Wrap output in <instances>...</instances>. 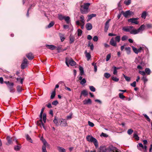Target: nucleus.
<instances>
[{
  "mask_svg": "<svg viewBox=\"0 0 152 152\" xmlns=\"http://www.w3.org/2000/svg\"><path fill=\"white\" fill-rule=\"evenodd\" d=\"M90 4L89 3H85L81 6L80 11L83 14H86L88 12V9Z\"/></svg>",
  "mask_w": 152,
  "mask_h": 152,
  "instance_id": "f257e3e1",
  "label": "nucleus"
},
{
  "mask_svg": "<svg viewBox=\"0 0 152 152\" xmlns=\"http://www.w3.org/2000/svg\"><path fill=\"white\" fill-rule=\"evenodd\" d=\"M86 139L87 141L93 142L96 148L98 146V143L96 139L92 136L88 135L86 136Z\"/></svg>",
  "mask_w": 152,
  "mask_h": 152,
  "instance_id": "f03ea898",
  "label": "nucleus"
},
{
  "mask_svg": "<svg viewBox=\"0 0 152 152\" xmlns=\"http://www.w3.org/2000/svg\"><path fill=\"white\" fill-rule=\"evenodd\" d=\"M115 41L114 40V39L113 37L110 40V44L112 46L114 47L116 46L117 44L116 42H119L120 40V36H117L115 38Z\"/></svg>",
  "mask_w": 152,
  "mask_h": 152,
  "instance_id": "7ed1b4c3",
  "label": "nucleus"
},
{
  "mask_svg": "<svg viewBox=\"0 0 152 152\" xmlns=\"http://www.w3.org/2000/svg\"><path fill=\"white\" fill-rule=\"evenodd\" d=\"M66 65L69 66V64L71 66H73L76 64V63L71 58H66Z\"/></svg>",
  "mask_w": 152,
  "mask_h": 152,
  "instance_id": "20e7f679",
  "label": "nucleus"
},
{
  "mask_svg": "<svg viewBox=\"0 0 152 152\" xmlns=\"http://www.w3.org/2000/svg\"><path fill=\"white\" fill-rule=\"evenodd\" d=\"M133 27L132 26H128L124 27L122 28V30L126 32H129L131 34H134V32H133L134 30V29H133Z\"/></svg>",
  "mask_w": 152,
  "mask_h": 152,
  "instance_id": "39448f33",
  "label": "nucleus"
},
{
  "mask_svg": "<svg viewBox=\"0 0 152 152\" xmlns=\"http://www.w3.org/2000/svg\"><path fill=\"white\" fill-rule=\"evenodd\" d=\"M145 25H142L137 30L134 29V31L133 32H134V34H137L139 32L142 31L145 29Z\"/></svg>",
  "mask_w": 152,
  "mask_h": 152,
  "instance_id": "423d86ee",
  "label": "nucleus"
},
{
  "mask_svg": "<svg viewBox=\"0 0 152 152\" xmlns=\"http://www.w3.org/2000/svg\"><path fill=\"white\" fill-rule=\"evenodd\" d=\"M59 122L60 123L59 125L61 126H67V123L65 119L62 118L59 119Z\"/></svg>",
  "mask_w": 152,
  "mask_h": 152,
  "instance_id": "0eeeda50",
  "label": "nucleus"
},
{
  "mask_svg": "<svg viewBox=\"0 0 152 152\" xmlns=\"http://www.w3.org/2000/svg\"><path fill=\"white\" fill-rule=\"evenodd\" d=\"M28 66V61L27 59L25 58L23 59L22 63L21 64V66L22 69H24Z\"/></svg>",
  "mask_w": 152,
  "mask_h": 152,
  "instance_id": "6e6552de",
  "label": "nucleus"
},
{
  "mask_svg": "<svg viewBox=\"0 0 152 152\" xmlns=\"http://www.w3.org/2000/svg\"><path fill=\"white\" fill-rule=\"evenodd\" d=\"M43 142V145L42 146V152H47L46 149V146L48 145V143L45 140H42Z\"/></svg>",
  "mask_w": 152,
  "mask_h": 152,
  "instance_id": "1a4fd4ad",
  "label": "nucleus"
},
{
  "mask_svg": "<svg viewBox=\"0 0 152 152\" xmlns=\"http://www.w3.org/2000/svg\"><path fill=\"white\" fill-rule=\"evenodd\" d=\"M39 118L40 119L39 121H38L37 122V124L41 127V126L42 125L43 126V128L45 129V127L44 126V124L42 122V115H41V116L40 115H39Z\"/></svg>",
  "mask_w": 152,
  "mask_h": 152,
  "instance_id": "9d476101",
  "label": "nucleus"
},
{
  "mask_svg": "<svg viewBox=\"0 0 152 152\" xmlns=\"http://www.w3.org/2000/svg\"><path fill=\"white\" fill-rule=\"evenodd\" d=\"M123 14L125 17H127L131 15H133L134 14L133 12L128 10L125 12H123Z\"/></svg>",
  "mask_w": 152,
  "mask_h": 152,
  "instance_id": "9b49d317",
  "label": "nucleus"
},
{
  "mask_svg": "<svg viewBox=\"0 0 152 152\" xmlns=\"http://www.w3.org/2000/svg\"><path fill=\"white\" fill-rule=\"evenodd\" d=\"M110 19H109L107 20L105 23L104 31L105 32H106L108 30L109 26V22L110 20Z\"/></svg>",
  "mask_w": 152,
  "mask_h": 152,
  "instance_id": "f8f14e48",
  "label": "nucleus"
},
{
  "mask_svg": "<svg viewBox=\"0 0 152 152\" xmlns=\"http://www.w3.org/2000/svg\"><path fill=\"white\" fill-rule=\"evenodd\" d=\"M139 19L138 18H132L129 19L128 20L129 22H131L132 23H134L135 24H137L138 23V22L137 20Z\"/></svg>",
  "mask_w": 152,
  "mask_h": 152,
  "instance_id": "ddd939ff",
  "label": "nucleus"
},
{
  "mask_svg": "<svg viewBox=\"0 0 152 152\" xmlns=\"http://www.w3.org/2000/svg\"><path fill=\"white\" fill-rule=\"evenodd\" d=\"M13 85L14 84L13 83H9V84L7 85L8 87L10 89V91L11 92H13L15 91L14 88H13Z\"/></svg>",
  "mask_w": 152,
  "mask_h": 152,
  "instance_id": "4468645a",
  "label": "nucleus"
},
{
  "mask_svg": "<svg viewBox=\"0 0 152 152\" xmlns=\"http://www.w3.org/2000/svg\"><path fill=\"white\" fill-rule=\"evenodd\" d=\"M83 104H91V100L90 99H85L83 101Z\"/></svg>",
  "mask_w": 152,
  "mask_h": 152,
  "instance_id": "2eb2a0df",
  "label": "nucleus"
},
{
  "mask_svg": "<svg viewBox=\"0 0 152 152\" xmlns=\"http://www.w3.org/2000/svg\"><path fill=\"white\" fill-rule=\"evenodd\" d=\"M46 46L48 49L52 50L56 48V47L54 45H46Z\"/></svg>",
  "mask_w": 152,
  "mask_h": 152,
  "instance_id": "dca6fc26",
  "label": "nucleus"
},
{
  "mask_svg": "<svg viewBox=\"0 0 152 152\" xmlns=\"http://www.w3.org/2000/svg\"><path fill=\"white\" fill-rule=\"evenodd\" d=\"M17 145L15 146L14 147V149L16 151H19L21 147V145L20 144L18 143V144H17Z\"/></svg>",
  "mask_w": 152,
  "mask_h": 152,
  "instance_id": "f3484780",
  "label": "nucleus"
},
{
  "mask_svg": "<svg viewBox=\"0 0 152 152\" xmlns=\"http://www.w3.org/2000/svg\"><path fill=\"white\" fill-rule=\"evenodd\" d=\"M86 27L87 30H90L92 29V26L91 23H88L86 25Z\"/></svg>",
  "mask_w": 152,
  "mask_h": 152,
  "instance_id": "a211bd4d",
  "label": "nucleus"
},
{
  "mask_svg": "<svg viewBox=\"0 0 152 152\" xmlns=\"http://www.w3.org/2000/svg\"><path fill=\"white\" fill-rule=\"evenodd\" d=\"M26 56L29 60H32L34 58V56L31 53H29L27 54Z\"/></svg>",
  "mask_w": 152,
  "mask_h": 152,
  "instance_id": "6ab92c4d",
  "label": "nucleus"
},
{
  "mask_svg": "<svg viewBox=\"0 0 152 152\" xmlns=\"http://www.w3.org/2000/svg\"><path fill=\"white\" fill-rule=\"evenodd\" d=\"M6 139L8 143L7 144V145H9L10 144H12V138H11L9 136H7Z\"/></svg>",
  "mask_w": 152,
  "mask_h": 152,
  "instance_id": "aec40b11",
  "label": "nucleus"
},
{
  "mask_svg": "<svg viewBox=\"0 0 152 152\" xmlns=\"http://www.w3.org/2000/svg\"><path fill=\"white\" fill-rule=\"evenodd\" d=\"M96 15L94 14H92L90 15H88V19L87 20V21L88 22L93 17L96 16Z\"/></svg>",
  "mask_w": 152,
  "mask_h": 152,
  "instance_id": "412c9836",
  "label": "nucleus"
},
{
  "mask_svg": "<svg viewBox=\"0 0 152 152\" xmlns=\"http://www.w3.org/2000/svg\"><path fill=\"white\" fill-rule=\"evenodd\" d=\"M53 122L56 126H59L58 123L59 119H58V118L56 117H55L54 119L53 120Z\"/></svg>",
  "mask_w": 152,
  "mask_h": 152,
  "instance_id": "4be33fe9",
  "label": "nucleus"
},
{
  "mask_svg": "<svg viewBox=\"0 0 152 152\" xmlns=\"http://www.w3.org/2000/svg\"><path fill=\"white\" fill-rule=\"evenodd\" d=\"M86 57L87 58V60L89 61L91 58V56L89 53H87L86 50L85 52Z\"/></svg>",
  "mask_w": 152,
  "mask_h": 152,
  "instance_id": "5701e85b",
  "label": "nucleus"
},
{
  "mask_svg": "<svg viewBox=\"0 0 152 152\" xmlns=\"http://www.w3.org/2000/svg\"><path fill=\"white\" fill-rule=\"evenodd\" d=\"M57 150L59 152H66V150L61 147L59 146L58 147Z\"/></svg>",
  "mask_w": 152,
  "mask_h": 152,
  "instance_id": "b1692460",
  "label": "nucleus"
},
{
  "mask_svg": "<svg viewBox=\"0 0 152 152\" xmlns=\"http://www.w3.org/2000/svg\"><path fill=\"white\" fill-rule=\"evenodd\" d=\"M100 150L101 152H106L107 148L105 146H102L100 147Z\"/></svg>",
  "mask_w": 152,
  "mask_h": 152,
  "instance_id": "393cba45",
  "label": "nucleus"
},
{
  "mask_svg": "<svg viewBox=\"0 0 152 152\" xmlns=\"http://www.w3.org/2000/svg\"><path fill=\"white\" fill-rule=\"evenodd\" d=\"M88 94V93L86 90H84L82 91L81 92L80 97H81L82 95H83L85 96H86Z\"/></svg>",
  "mask_w": 152,
  "mask_h": 152,
  "instance_id": "a878e982",
  "label": "nucleus"
},
{
  "mask_svg": "<svg viewBox=\"0 0 152 152\" xmlns=\"http://www.w3.org/2000/svg\"><path fill=\"white\" fill-rule=\"evenodd\" d=\"M80 21L81 22V23H85V20H84V17L83 15H81L80 18Z\"/></svg>",
  "mask_w": 152,
  "mask_h": 152,
  "instance_id": "bb28decb",
  "label": "nucleus"
},
{
  "mask_svg": "<svg viewBox=\"0 0 152 152\" xmlns=\"http://www.w3.org/2000/svg\"><path fill=\"white\" fill-rule=\"evenodd\" d=\"M126 53L128 54H130L131 53V48L129 47H126L125 48Z\"/></svg>",
  "mask_w": 152,
  "mask_h": 152,
  "instance_id": "cd10ccee",
  "label": "nucleus"
},
{
  "mask_svg": "<svg viewBox=\"0 0 152 152\" xmlns=\"http://www.w3.org/2000/svg\"><path fill=\"white\" fill-rule=\"evenodd\" d=\"M145 74L146 73L147 75H149L151 73V71L150 69L148 68H146L145 69Z\"/></svg>",
  "mask_w": 152,
  "mask_h": 152,
  "instance_id": "c85d7f7f",
  "label": "nucleus"
},
{
  "mask_svg": "<svg viewBox=\"0 0 152 152\" xmlns=\"http://www.w3.org/2000/svg\"><path fill=\"white\" fill-rule=\"evenodd\" d=\"M79 69L80 71V75H82L84 74V71L83 68L80 66H79Z\"/></svg>",
  "mask_w": 152,
  "mask_h": 152,
  "instance_id": "c756f323",
  "label": "nucleus"
},
{
  "mask_svg": "<svg viewBox=\"0 0 152 152\" xmlns=\"http://www.w3.org/2000/svg\"><path fill=\"white\" fill-rule=\"evenodd\" d=\"M26 137L27 140L29 142H31V143L32 142V140H31V138L28 135V134H27L26 135Z\"/></svg>",
  "mask_w": 152,
  "mask_h": 152,
  "instance_id": "7c9ffc66",
  "label": "nucleus"
},
{
  "mask_svg": "<svg viewBox=\"0 0 152 152\" xmlns=\"http://www.w3.org/2000/svg\"><path fill=\"white\" fill-rule=\"evenodd\" d=\"M43 120L44 123H45L46 120V114L45 113H43Z\"/></svg>",
  "mask_w": 152,
  "mask_h": 152,
  "instance_id": "2f4dec72",
  "label": "nucleus"
},
{
  "mask_svg": "<svg viewBox=\"0 0 152 152\" xmlns=\"http://www.w3.org/2000/svg\"><path fill=\"white\" fill-rule=\"evenodd\" d=\"M146 16V12L145 11L143 12L141 15V17L142 18L145 19Z\"/></svg>",
  "mask_w": 152,
  "mask_h": 152,
  "instance_id": "473e14b6",
  "label": "nucleus"
},
{
  "mask_svg": "<svg viewBox=\"0 0 152 152\" xmlns=\"http://www.w3.org/2000/svg\"><path fill=\"white\" fill-rule=\"evenodd\" d=\"M58 19L61 20L64 19L65 16H63L61 14H58Z\"/></svg>",
  "mask_w": 152,
  "mask_h": 152,
  "instance_id": "72a5a7b5",
  "label": "nucleus"
},
{
  "mask_svg": "<svg viewBox=\"0 0 152 152\" xmlns=\"http://www.w3.org/2000/svg\"><path fill=\"white\" fill-rule=\"evenodd\" d=\"M131 2V0H127V1H125L124 3V4L126 5H128L130 4Z\"/></svg>",
  "mask_w": 152,
  "mask_h": 152,
  "instance_id": "f704fd0d",
  "label": "nucleus"
},
{
  "mask_svg": "<svg viewBox=\"0 0 152 152\" xmlns=\"http://www.w3.org/2000/svg\"><path fill=\"white\" fill-rule=\"evenodd\" d=\"M133 51L136 54L138 53V49L133 46L132 47Z\"/></svg>",
  "mask_w": 152,
  "mask_h": 152,
  "instance_id": "c9c22d12",
  "label": "nucleus"
},
{
  "mask_svg": "<svg viewBox=\"0 0 152 152\" xmlns=\"http://www.w3.org/2000/svg\"><path fill=\"white\" fill-rule=\"evenodd\" d=\"M55 90V89L54 91L52 93L51 95L50 96V98L51 99H53L55 96L56 93Z\"/></svg>",
  "mask_w": 152,
  "mask_h": 152,
  "instance_id": "e433bc0d",
  "label": "nucleus"
},
{
  "mask_svg": "<svg viewBox=\"0 0 152 152\" xmlns=\"http://www.w3.org/2000/svg\"><path fill=\"white\" fill-rule=\"evenodd\" d=\"M64 19L67 23L68 24L69 23L70 21V18L69 17H65Z\"/></svg>",
  "mask_w": 152,
  "mask_h": 152,
  "instance_id": "4c0bfd02",
  "label": "nucleus"
},
{
  "mask_svg": "<svg viewBox=\"0 0 152 152\" xmlns=\"http://www.w3.org/2000/svg\"><path fill=\"white\" fill-rule=\"evenodd\" d=\"M124 77L125 78L126 80L128 82L130 81L131 80L130 78L126 76L125 75L123 74Z\"/></svg>",
  "mask_w": 152,
  "mask_h": 152,
  "instance_id": "58836bf2",
  "label": "nucleus"
},
{
  "mask_svg": "<svg viewBox=\"0 0 152 152\" xmlns=\"http://www.w3.org/2000/svg\"><path fill=\"white\" fill-rule=\"evenodd\" d=\"M133 137L135 138V139L137 140H139V137L136 133H134V134Z\"/></svg>",
  "mask_w": 152,
  "mask_h": 152,
  "instance_id": "ea45409f",
  "label": "nucleus"
},
{
  "mask_svg": "<svg viewBox=\"0 0 152 152\" xmlns=\"http://www.w3.org/2000/svg\"><path fill=\"white\" fill-rule=\"evenodd\" d=\"M104 76L107 78H108L110 77V75L107 72L104 73Z\"/></svg>",
  "mask_w": 152,
  "mask_h": 152,
  "instance_id": "a19ab883",
  "label": "nucleus"
},
{
  "mask_svg": "<svg viewBox=\"0 0 152 152\" xmlns=\"http://www.w3.org/2000/svg\"><path fill=\"white\" fill-rule=\"evenodd\" d=\"M133 132V130L131 129H129L127 132V133L129 135L131 134Z\"/></svg>",
  "mask_w": 152,
  "mask_h": 152,
  "instance_id": "79ce46f5",
  "label": "nucleus"
},
{
  "mask_svg": "<svg viewBox=\"0 0 152 152\" xmlns=\"http://www.w3.org/2000/svg\"><path fill=\"white\" fill-rule=\"evenodd\" d=\"M89 88L91 91L93 92H94L96 91L95 88L93 86H89Z\"/></svg>",
  "mask_w": 152,
  "mask_h": 152,
  "instance_id": "37998d69",
  "label": "nucleus"
},
{
  "mask_svg": "<svg viewBox=\"0 0 152 152\" xmlns=\"http://www.w3.org/2000/svg\"><path fill=\"white\" fill-rule=\"evenodd\" d=\"M128 37L126 35L123 36L121 38V40L123 41H124L127 40L128 39Z\"/></svg>",
  "mask_w": 152,
  "mask_h": 152,
  "instance_id": "c03bdc74",
  "label": "nucleus"
},
{
  "mask_svg": "<svg viewBox=\"0 0 152 152\" xmlns=\"http://www.w3.org/2000/svg\"><path fill=\"white\" fill-rule=\"evenodd\" d=\"M113 80L115 82H118L119 81V79L117 78L116 77H112Z\"/></svg>",
  "mask_w": 152,
  "mask_h": 152,
  "instance_id": "a18cd8bd",
  "label": "nucleus"
},
{
  "mask_svg": "<svg viewBox=\"0 0 152 152\" xmlns=\"http://www.w3.org/2000/svg\"><path fill=\"white\" fill-rule=\"evenodd\" d=\"M116 66H114L113 67V68L114 69L113 74L115 75H117V70L116 69Z\"/></svg>",
  "mask_w": 152,
  "mask_h": 152,
  "instance_id": "49530a36",
  "label": "nucleus"
},
{
  "mask_svg": "<svg viewBox=\"0 0 152 152\" xmlns=\"http://www.w3.org/2000/svg\"><path fill=\"white\" fill-rule=\"evenodd\" d=\"M119 96L120 98L121 99H124L125 98V96L123 95L122 93H120L119 94Z\"/></svg>",
  "mask_w": 152,
  "mask_h": 152,
  "instance_id": "de8ad7c7",
  "label": "nucleus"
},
{
  "mask_svg": "<svg viewBox=\"0 0 152 152\" xmlns=\"http://www.w3.org/2000/svg\"><path fill=\"white\" fill-rule=\"evenodd\" d=\"M88 125L91 127H93L94 125L93 123L89 121H88Z\"/></svg>",
  "mask_w": 152,
  "mask_h": 152,
  "instance_id": "09e8293b",
  "label": "nucleus"
},
{
  "mask_svg": "<svg viewBox=\"0 0 152 152\" xmlns=\"http://www.w3.org/2000/svg\"><path fill=\"white\" fill-rule=\"evenodd\" d=\"M143 115L148 121L149 122L150 121V119L149 118V117L147 116V115L146 114H143Z\"/></svg>",
  "mask_w": 152,
  "mask_h": 152,
  "instance_id": "8fccbe9b",
  "label": "nucleus"
},
{
  "mask_svg": "<svg viewBox=\"0 0 152 152\" xmlns=\"http://www.w3.org/2000/svg\"><path fill=\"white\" fill-rule=\"evenodd\" d=\"M81 80V81L80 82V83L82 85H83L86 83V80L85 78Z\"/></svg>",
  "mask_w": 152,
  "mask_h": 152,
  "instance_id": "3c124183",
  "label": "nucleus"
},
{
  "mask_svg": "<svg viewBox=\"0 0 152 152\" xmlns=\"http://www.w3.org/2000/svg\"><path fill=\"white\" fill-rule=\"evenodd\" d=\"M78 35V36H80L82 34V31L80 29H79L77 30Z\"/></svg>",
  "mask_w": 152,
  "mask_h": 152,
  "instance_id": "603ef678",
  "label": "nucleus"
},
{
  "mask_svg": "<svg viewBox=\"0 0 152 152\" xmlns=\"http://www.w3.org/2000/svg\"><path fill=\"white\" fill-rule=\"evenodd\" d=\"M111 57V54L110 53L108 54L106 56V61H108Z\"/></svg>",
  "mask_w": 152,
  "mask_h": 152,
  "instance_id": "864d4df0",
  "label": "nucleus"
},
{
  "mask_svg": "<svg viewBox=\"0 0 152 152\" xmlns=\"http://www.w3.org/2000/svg\"><path fill=\"white\" fill-rule=\"evenodd\" d=\"M54 23L53 22H51L48 26V27L49 28H50L53 26L54 25Z\"/></svg>",
  "mask_w": 152,
  "mask_h": 152,
  "instance_id": "5fc2aeb1",
  "label": "nucleus"
},
{
  "mask_svg": "<svg viewBox=\"0 0 152 152\" xmlns=\"http://www.w3.org/2000/svg\"><path fill=\"white\" fill-rule=\"evenodd\" d=\"M142 79L143 80L144 83L146 82L148 80L146 77L145 76H143L142 77Z\"/></svg>",
  "mask_w": 152,
  "mask_h": 152,
  "instance_id": "6e6d98bb",
  "label": "nucleus"
},
{
  "mask_svg": "<svg viewBox=\"0 0 152 152\" xmlns=\"http://www.w3.org/2000/svg\"><path fill=\"white\" fill-rule=\"evenodd\" d=\"M98 37L96 36H94L93 38V40L94 42H97L98 41Z\"/></svg>",
  "mask_w": 152,
  "mask_h": 152,
  "instance_id": "4d7b16f0",
  "label": "nucleus"
},
{
  "mask_svg": "<svg viewBox=\"0 0 152 152\" xmlns=\"http://www.w3.org/2000/svg\"><path fill=\"white\" fill-rule=\"evenodd\" d=\"M70 43H72L74 41V38L72 37H71L70 38Z\"/></svg>",
  "mask_w": 152,
  "mask_h": 152,
  "instance_id": "13d9d810",
  "label": "nucleus"
},
{
  "mask_svg": "<svg viewBox=\"0 0 152 152\" xmlns=\"http://www.w3.org/2000/svg\"><path fill=\"white\" fill-rule=\"evenodd\" d=\"M139 72L140 74H141V75H142L143 76H144L146 74L145 72L143 71H139Z\"/></svg>",
  "mask_w": 152,
  "mask_h": 152,
  "instance_id": "bf43d9fd",
  "label": "nucleus"
},
{
  "mask_svg": "<svg viewBox=\"0 0 152 152\" xmlns=\"http://www.w3.org/2000/svg\"><path fill=\"white\" fill-rule=\"evenodd\" d=\"M58 103V101L57 100H55L53 101L52 103V104L53 105H56Z\"/></svg>",
  "mask_w": 152,
  "mask_h": 152,
  "instance_id": "052dcab7",
  "label": "nucleus"
},
{
  "mask_svg": "<svg viewBox=\"0 0 152 152\" xmlns=\"http://www.w3.org/2000/svg\"><path fill=\"white\" fill-rule=\"evenodd\" d=\"M101 136H103L104 137H107L108 136L106 134L102 132V133Z\"/></svg>",
  "mask_w": 152,
  "mask_h": 152,
  "instance_id": "680f3d73",
  "label": "nucleus"
},
{
  "mask_svg": "<svg viewBox=\"0 0 152 152\" xmlns=\"http://www.w3.org/2000/svg\"><path fill=\"white\" fill-rule=\"evenodd\" d=\"M136 82L135 81L133 82L131 84V85L133 87L136 86Z\"/></svg>",
  "mask_w": 152,
  "mask_h": 152,
  "instance_id": "e2e57ef3",
  "label": "nucleus"
},
{
  "mask_svg": "<svg viewBox=\"0 0 152 152\" xmlns=\"http://www.w3.org/2000/svg\"><path fill=\"white\" fill-rule=\"evenodd\" d=\"M17 90L18 92H20L21 90V88L20 86H18L17 87Z\"/></svg>",
  "mask_w": 152,
  "mask_h": 152,
  "instance_id": "0e129e2a",
  "label": "nucleus"
},
{
  "mask_svg": "<svg viewBox=\"0 0 152 152\" xmlns=\"http://www.w3.org/2000/svg\"><path fill=\"white\" fill-rule=\"evenodd\" d=\"M44 110H45V107H43L42 108V109L41 110V111L40 115L41 116V115H42V114H43V113Z\"/></svg>",
  "mask_w": 152,
  "mask_h": 152,
  "instance_id": "69168bd1",
  "label": "nucleus"
},
{
  "mask_svg": "<svg viewBox=\"0 0 152 152\" xmlns=\"http://www.w3.org/2000/svg\"><path fill=\"white\" fill-rule=\"evenodd\" d=\"M72 117V114H71L67 116V119H71Z\"/></svg>",
  "mask_w": 152,
  "mask_h": 152,
  "instance_id": "338daca9",
  "label": "nucleus"
},
{
  "mask_svg": "<svg viewBox=\"0 0 152 152\" xmlns=\"http://www.w3.org/2000/svg\"><path fill=\"white\" fill-rule=\"evenodd\" d=\"M137 147H141L142 148H143L144 147L143 145L141 143H139L138 145L137 146Z\"/></svg>",
  "mask_w": 152,
  "mask_h": 152,
  "instance_id": "774afa93",
  "label": "nucleus"
}]
</instances>
